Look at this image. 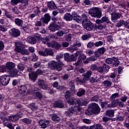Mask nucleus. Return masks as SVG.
<instances>
[{"instance_id":"nucleus-60","label":"nucleus","mask_w":129,"mask_h":129,"mask_svg":"<svg viewBox=\"0 0 129 129\" xmlns=\"http://www.w3.org/2000/svg\"><path fill=\"white\" fill-rule=\"evenodd\" d=\"M98 51L100 53V54H104V52L106 51V48L102 47L98 49Z\"/></svg>"},{"instance_id":"nucleus-22","label":"nucleus","mask_w":129,"mask_h":129,"mask_svg":"<svg viewBox=\"0 0 129 129\" xmlns=\"http://www.w3.org/2000/svg\"><path fill=\"white\" fill-rule=\"evenodd\" d=\"M77 104H78L79 106H86L88 103L87 101L84 100H78Z\"/></svg>"},{"instance_id":"nucleus-63","label":"nucleus","mask_w":129,"mask_h":129,"mask_svg":"<svg viewBox=\"0 0 129 129\" xmlns=\"http://www.w3.org/2000/svg\"><path fill=\"white\" fill-rule=\"evenodd\" d=\"M94 45L95 47H99V46H102L103 45V42L101 41L95 42Z\"/></svg>"},{"instance_id":"nucleus-59","label":"nucleus","mask_w":129,"mask_h":129,"mask_svg":"<svg viewBox=\"0 0 129 129\" xmlns=\"http://www.w3.org/2000/svg\"><path fill=\"white\" fill-rule=\"evenodd\" d=\"M70 85L71 86V90L72 91H74L75 90V85H74V82L73 81H70Z\"/></svg>"},{"instance_id":"nucleus-50","label":"nucleus","mask_w":129,"mask_h":129,"mask_svg":"<svg viewBox=\"0 0 129 129\" xmlns=\"http://www.w3.org/2000/svg\"><path fill=\"white\" fill-rule=\"evenodd\" d=\"M73 35L71 34L67 35L65 37V40L67 42H71V40H72Z\"/></svg>"},{"instance_id":"nucleus-44","label":"nucleus","mask_w":129,"mask_h":129,"mask_svg":"<svg viewBox=\"0 0 129 129\" xmlns=\"http://www.w3.org/2000/svg\"><path fill=\"white\" fill-rule=\"evenodd\" d=\"M17 68L20 71H23L25 69V65L22 63H20L17 66Z\"/></svg>"},{"instance_id":"nucleus-46","label":"nucleus","mask_w":129,"mask_h":129,"mask_svg":"<svg viewBox=\"0 0 129 129\" xmlns=\"http://www.w3.org/2000/svg\"><path fill=\"white\" fill-rule=\"evenodd\" d=\"M102 66L105 72H108L109 69H110V67L106 65L105 63H104Z\"/></svg>"},{"instance_id":"nucleus-53","label":"nucleus","mask_w":129,"mask_h":129,"mask_svg":"<svg viewBox=\"0 0 129 129\" xmlns=\"http://www.w3.org/2000/svg\"><path fill=\"white\" fill-rule=\"evenodd\" d=\"M39 54L40 55V56H43L44 57H47V52L46 51V48L45 49L44 51H39Z\"/></svg>"},{"instance_id":"nucleus-6","label":"nucleus","mask_w":129,"mask_h":129,"mask_svg":"<svg viewBox=\"0 0 129 129\" xmlns=\"http://www.w3.org/2000/svg\"><path fill=\"white\" fill-rule=\"evenodd\" d=\"M83 28L86 29L87 31H93L95 30V28L96 27L95 24L91 22V21H88L87 22H86L82 24Z\"/></svg>"},{"instance_id":"nucleus-4","label":"nucleus","mask_w":129,"mask_h":129,"mask_svg":"<svg viewBox=\"0 0 129 129\" xmlns=\"http://www.w3.org/2000/svg\"><path fill=\"white\" fill-rule=\"evenodd\" d=\"M81 107L80 106L74 107L70 108L67 111L65 112V114L67 116H72L73 114H77L78 112L81 111Z\"/></svg>"},{"instance_id":"nucleus-40","label":"nucleus","mask_w":129,"mask_h":129,"mask_svg":"<svg viewBox=\"0 0 129 129\" xmlns=\"http://www.w3.org/2000/svg\"><path fill=\"white\" fill-rule=\"evenodd\" d=\"M41 20L42 18H41L39 21L35 22V26L36 27H41V26H43V20Z\"/></svg>"},{"instance_id":"nucleus-61","label":"nucleus","mask_w":129,"mask_h":129,"mask_svg":"<svg viewBox=\"0 0 129 129\" xmlns=\"http://www.w3.org/2000/svg\"><path fill=\"white\" fill-rule=\"evenodd\" d=\"M7 71V69L5 66H0V72L1 73H4Z\"/></svg>"},{"instance_id":"nucleus-27","label":"nucleus","mask_w":129,"mask_h":129,"mask_svg":"<svg viewBox=\"0 0 129 129\" xmlns=\"http://www.w3.org/2000/svg\"><path fill=\"white\" fill-rule=\"evenodd\" d=\"M53 106L55 108L57 107H58V108H62V107H64V104L61 102H55L53 103Z\"/></svg>"},{"instance_id":"nucleus-18","label":"nucleus","mask_w":129,"mask_h":129,"mask_svg":"<svg viewBox=\"0 0 129 129\" xmlns=\"http://www.w3.org/2000/svg\"><path fill=\"white\" fill-rule=\"evenodd\" d=\"M67 101L70 105H76L78 102V100L73 97L69 99Z\"/></svg>"},{"instance_id":"nucleus-20","label":"nucleus","mask_w":129,"mask_h":129,"mask_svg":"<svg viewBox=\"0 0 129 129\" xmlns=\"http://www.w3.org/2000/svg\"><path fill=\"white\" fill-rule=\"evenodd\" d=\"M92 74V72L91 71H87L85 74H83V80L84 81H87L89 80V78H90V77L91 76V75Z\"/></svg>"},{"instance_id":"nucleus-13","label":"nucleus","mask_w":129,"mask_h":129,"mask_svg":"<svg viewBox=\"0 0 129 129\" xmlns=\"http://www.w3.org/2000/svg\"><path fill=\"white\" fill-rule=\"evenodd\" d=\"M19 70L16 68L12 69V70L8 71V73L11 77H18Z\"/></svg>"},{"instance_id":"nucleus-28","label":"nucleus","mask_w":129,"mask_h":129,"mask_svg":"<svg viewBox=\"0 0 129 129\" xmlns=\"http://www.w3.org/2000/svg\"><path fill=\"white\" fill-rule=\"evenodd\" d=\"M15 23L16 25L19 26V27H22V26L23 25V22L22 20L20 19L19 18H16L15 20Z\"/></svg>"},{"instance_id":"nucleus-56","label":"nucleus","mask_w":129,"mask_h":129,"mask_svg":"<svg viewBox=\"0 0 129 129\" xmlns=\"http://www.w3.org/2000/svg\"><path fill=\"white\" fill-rule=\"evenodd\" d=\"M96 27H95V30H102L104 27L101 24H95Z\"/></svg>"},{"instance_id":"nucleus-52","label":"nucleus","mask_w":129,"mask_h":129,"mask_svg":"<svg viewBox=\"0 0 129 129\" xmlns=\"http://www.w3.org/2000/svg\"><path fill=\"white\" fill-rule=\"evenodd\" d=\"M113 62V57L112 58H107L105 59V62L107 64H112Z\"/></svg>"},{"instance_id":"nucleus-47","label":"nucleus","mask_w":129,"mask_h":129,"mask_svg":"<svg viewBox=\"0 0 129 129\" xmlns=\"http://www.w3.org/2000/svg\"><path fill=\"white\" fill-rule=\"evenodd\" d=\"M64 57V55L63 54H59V55H57L56 56V60H57V63H60V62H62L61 61V59H62V58H63Z\"/></svg>"},{"instance_id":"nucleus-15","label":"nucleus","mask_w":129,"mask_h":129,"mask_svg":"<svg viewBox=\"0 0 129 129\" xmlns=\"http://www.w3.org/2000/svg\"><path fill=\"white\" fill-rule=\"evenodd\" d=\"M28 74L30 79H31L32 81H33V82H35L37 78H38V75L35 72H30Z\"/></svg>"},{"instance_id":"nucleus-34","label":"nucleus","mask_w":129,"mask_h":129,"mask_svg":"<svg viewBox=\"0 0 129 129\" xmlns=\"http://www.w3.org/2000/svg\"><path fill=\"white\" fill-rule=\"evenodd\" d=\"M28 106L29 108L31 109V110H36V109L38 108V106L36 105V104L33 103L30 104Z\"/></svg>"},{"instance_id":"nucleus-48","label":"nucleus","mask_w":129,"mask_h":129,"mask_svg":"<svg viewBox=\"0 0 129 129\" xmlns=\"http://www.w3.org/2000/svg\"><path fill=\"white\" fill-rule=\"evenodd\" d=\"M64 57V55L63 54H59V55H57L56 56V60H57V63H60V62H62L61 61V59H62V58H63Z\"/></svg>"},{"instance_id":"nucleus-21","label":"nucleus","mask_w":129,"mask_h":129,"mask_svg":"<svg viewBox=\"0 0 129 129\" xmlns=\"http://www.w3.org/2000/svg\"><path fill=\"white\" fill-rule=\"evenodd\" d=\"M47 7L49 9H50V10H55L57 8L56 5H55V2L53 1L48 2Z\"/></svg>"},{"instance_id":"nucleus-58","label":"nucleus","mask_w":129,"mask_h":129,"mask_svg":"<svg viewBox=\"0 0 129 129\" xmlns=\"http://www.w3.org/2000/svg\"><path fill=\"white\" fill-rule=\"evenodd\" d=\"M32 60L33 61V62H36L39 59V57H38V56L36 55V54L33 53L32 54Z\"/></svg>"},{"instance_id":"nucleus-24","label":"nucleus","mask_w":129,"mask_h":129,"mask_svg":"<svg viewBox=\"0 0 129 129\" xmlns=\"http://www.w3.org/2000/svg\"><path fill=\"white\" fill-rule=\"evenodd\" d=\"M51 119L53 121H55V122H59L60 120L59 117L55 114H53L51 115Z\"/></svg>"},{"instance_id":"nucleus-8","label":"nucleus","mask_w":129,"mask_h":129,"mask_svg":"<svg viewBox=\"0 0 129 129\" xmlns=\"http://www.w3.org/2000/svg\"><path fill=\"white\" fill-rule=\"evenodd\" d=\"M9 34L12 37L17 38L21 35V31L17 28H13L9 31Z\"/></svg>"},{"instance_id":"nucleus-9","label":"nucleus","mask_w":129,"mask_h":129,"mask_svg":"<svg viewBox=\"0 0 129 129\" xmlns=\"http://www.w3.org/2000/svg\"><path fill=\"white\" fill-rule=\"evenodd\" d=\"M26 90H27L28 92H30V90H31V85L26 84L24 86H21L19 89V93L25 95V92H26Z\"/></svg>"},{"instance_id":"nucleus-39","label":"nucleus","mask_w":129,"mask_h":129,"mask_svg":"<svg viewBox=\"0 0 129 129\" xmlns=\"http://www.w3.org/2000/svg\"><path fill=\"white\" fill-rule=\"evenodd\" d=\"M122 25L124 26L126 25L124 20H120L118 23H117L116 26L117 27V28H119L120 27H121Z\"/></svg>"},{"instance_id":"nucleus-36","label":"nucleus","mask_w":129,"mask_h":129,"mask_svg":"<svg viewBox=\"0 0 129 129\" xmlns=\"http://www.w3.org/2000/svg\"><path fill=\"white\" fill-rule=\"evenodd\" d=\"M50 121L48 120H46L44 122H43L42 123H40V124L42 128H46L47 127V126L48 124H49Z\"/></svg>"},{"instance_id":"nucleus-23","label":"nucleus","mask_w":129,"mask_h":129,"mask_svg":"<svg viewBox=\"0 0 129 129\" xmlns=\"http://www.w3.org/2000/svg\"><path fill=\"white\" fill-rule=\"evenodd\" d=\"M63 19L66 20L67 22H70V21H72V16L70 13H66L64 14Z\"/></svg>"},{"instance_id":"nucleus-38","label":"nucleus","mask_w":129,"mask_h":129,"mask_svg":"<svg viewBox=\"0 0 129 129\" xmlns=\"http://www.w3.org/2000/svg\"><path fill=\"white\" fill-rule=\"evenodd\" d=\"M91 37V35L87 33L85 35H83L82 36V39L85 41V40H88V39L90 38Z\"/></svg>"},{"instance_id":"nucleus-10","label":"nucleus","mask_w":129,"mask_h":129,"mask_svg":"<svg viewBox=\"0 0 129 129\" xmlns=\"http://www.w3.org/2000/svg\"><path fill=\"white\" fill-rule=\"evenodd\" d=\"M37 85H38L39 88L43 89L44 90H47V89L49 88L48 85H47L46 83H45V81L41 79L38 80Z\"/></svg>"},{"instance_id":"nucleus-1","label":"nucleus","mask_w":129,"mask_h":129,"mask_svg":"<svg viewBox=\"0 0 129 129\" xmlns=\"http://www.w3.org/2000/svg\"><path fill=\"white\" fill-rule=\"evenodd\" d=\"M48 66L51 70H56L57 71H61L62 67L64 66L62 62H57L54 60L48 62Z\"/></svg>"},{"instance_id":"nucleus-55","label":"nucleus","mask_w":129,"mask_h":129,"mask_svg":"<svg viewBox=\"0 0 129 129\" xmlns=\"http://www.w3.org/2000/svg\"><path fill=\"white\" fill-rule=\"evenodd\" d=\"M100 104H101V106L102 108H107V101L101 102Z\"/></svg>"},{"instance_id":"nucleus-37","label":"nucleus","mask_w":129,"mask_h":129,"mask_svg":"<svg viewBox=\"0 0 129 129\" xmlns=\"http://www.w3.org/2000/svg\"><path fill=\"white\" fill-rule=\"evenodd\" d=\"M102 84L106 87H110V86H111V83L108 80H106L103 82Z\"/></svg>"},{"instance_id":"nucleus-42","label":"nucleus","mask_w":129,"mask_h":129,"mask_svg":"<svg viewBox=\"0 0 129 129\" xmlns=\"http://www.w3.org/2000/svg\"><path fill=\"white\" fill-rule=\"evenodd\" d=\"M46 51L47 56H53V55H54V52H53L52 50L48 48H46Z\"/></svg>"},{"instance_id":"nucleus-16","label":"nucleus","mask_w":129,"mask_h":129,"mask_svg":"<svg viewBox=\"0 0 129 129\" xmlns=\"http://www.w3.org/2000/svg\"><path fill=\"white\" fill-rule=\"evenodd\" d=\"M5 67L8 71H10V70H12V69H14L16 67V64L12 62H8L6 63Z\"/></svg>"},{"instance_id":"nucleus-45","label":"nucleus","mask_w":129,"mask_h":129,"mask_svg":"<svg viewBox=\"0 0 129 129\" xmlns=\"http://www.w3.org/2000/svg\"><path fill=\"white\" fill-rule=\"evenodd\" d=\"M33 37L36 39V42H37V43L40 42V41L41 40H43V39L41 38V35L39 34H35Z\"/></svg>"},{"instance_id":"nucleus-30","label":"nucleus","mask_w":129,"mask_h":129,"mask_svg":"<svg viewBox=\"0 0 129 129\" xmlns=\"http://www.w3.org/2000/svg\"><path fill=\"white\" fill-rule=\"evenodd\" d=\"M82 19H83L82 25L85 23H87L88 22V21H90L89 19H88V17H87L86 14H83L82 15Z\"/></svg>"},{"instance_id":"nucleus-17","label":"nucleus","mask_w":129,"mask_h":129,"mask_svg":"<svg viewBox=\"0 0 129 129\" xmlns=\"http://www.w3.org/2000/svg\"><path fill=\"white\" fill-rule=\"evenodd\" d=\"M50 20H51V16L48 14H45L44 18H41V21L44 24H48L50 22Z\"/></svg>"},{"instance_id":"nucleus-33","label":"nucleus","mask_w":129,"mask_h":129,"mask_svg":"<svg viewBox=\"0 0 129 129\" xmlns=\"http://www.w3.org/2000/svg\"><path fill=\"white\" fill-rule=\"evenodd\" d=\"M67 34V32L65 30H59L57 33L56 35L58 37H63V35Z\"/></svg>"},{"instance_id":"nucleus-62","label":"nucleus","mask_w":129,"mask_h":129,"mask_svg":"<svg viewBox=\"0 0 129 129\" xmlns=\"http://www.w3.org/2000/svg\"><path fill=\"white\" fill-rule=\"evenodd\" d=\"M77 50H78V48L77 47H76L75 46H71L69 48V51L71 52V53H73L74 51H76Z\"/></svg>"},{"instance_id":"nucleus-57","label":"nucleus","mask_w":129,"mask_h":129,"mask_svg":"<svg viewBox=\"0 0 129 129\" xmlns=\"http://www.w3.org/2000/svg\"><path fill=\"white\" fill-rule=\"evenodd\" d=\"M21 2H22V0H12L11 1V4L12 5H18L19 3H21Z\"/></svg>"},{"instance_id":"nucleus-41","label":"nucleus","mask_w":129,"mask_h":129,"mask_svg":"<svg viewBox=\"0 0 129 129\" xmlns=\"http://www.w3.org/2000/svg\"><path fill=\"white\" fill-rule=\"evenodd\" d=\"M28 42L30 44H34L35 43H37V41L36 40V38L34 36L32 37L29 38V39H28Z\"/></svg>"},{"instance_id":"nucleus-54","label":"nucleus","mask_w":129,"mask_h":129,"mask_svg":"<svg viewBox=\"0 0 129 129\" xmlns=\"http://www.w3.org/2000/svg\"><path fill=\"white\" fill-rule=\"evenodd\" d=\"M74 46L79 48L80 47H81V43L79 41L76 40L74 42Z\"/></svg>"},{"instance_id":"nucleus-19","label":"nucleus","mask_w":129,"mask_h":129,"mask_svg":"<svg viewBox=\"0 0 129 129\" xmlns=\"http://www.w3.org/2000/svg\"><path fill=\"white\" fill-rule=\"evenodd\" d=\"M85 92H86V91H85V89L81 88L78 90V92L77 93V95L78 96V97H81V96H83V95H85Z\"/></svg>"},{"instance_id":"nucleus-35","label":"nucleus","mask_w":129,"mask_h":129,"mask_svg":"<svg viewBox=\"0 0 129 129\" xmlns=\"http://www.w3.org/2000/svg\"><path fill=\"white\" fill-rule=\"evenodd\" d=\"M22 122L26 124H31L32 123V120L27 118H24L22 119Z\"/></svg>"},{"instance_id":"nucleus-49","label":"nucleus","mask_w":129,"mask_h":129,"mask_svg":"<svg viewBox=\"0 0 129 129\" xmlns=\"http://www.w3.org/2000/svg\"><path fill=\"white\" fill-rule=\"evenodd\" d=\"M64 57V55L63 54H59V55H57L56 56V60H57V63H60V62H62L61 61V59H62V58H63Z\"/></svg>"},{"instance_id":"nucleus-31","label":"nucleus","mask_w":129,"mask_h":129,"mask_svg":"<svg viewBox=\"0 0 129 129\" xmlns=\"http://www.w3.org/2000/svg\"><path fill=\"white\" fill-rule=\"evenodd\" d=\"M9 119L11 121H17V120H19V117H18L17 115H11L9 116Z\"/></svg>"},{"instance_id":"nucleus-25","label":"nucleus","mask_w":129,"mask_h":129,"mask_svg":"<svg viewBox=\"0 0 129 129\" xmlns=\"http://www.w3.org/2000/svg\"><path fill=\"white\" fill-rule=\"evenodd\" d=\"M29 0H22L21 3V7L23 9H27V7H28L29 3H28Z\"/></svg>"},{"instance_id":"nucleus-12","label":"nucleus","mask_w":129,"mask_h":129,"mask_svg":"<svg viewBox=\"0 0 129 129\" xmlns=\"http://www.w3.org/2000/svg\"><path fill=\"white\" fill-rule=\"evenodd\" d=\"M48 47H51V48H54V49L59 50L60 48H61V45L57 42L52 41V42H49V43L48 44Z\"/></svg>"},{"instance_id":"nucleus-7","label":"nucleus","mask_w":129,"mask_h":129,"mask_svg":"<svg viewBox=\"0 0 129 129\" xmlns=\"http://www.w3.org/2000/svg\"><path fill=\"white\" fill-rule=\"evenodd\" d=\"M11 80V77L9 75H3L0 77V82L3 86L8 85Z\"/></svg>"},{"instance_id":"nucleus-51","label":"nucleus","mask_w":129,"mask_h":129,"mask_svg":"<svg viewBox=\"0 0 129 129\" xmlns=\"http://www.w3.org/2000/svg\"><path fill=\"white\" fill-rule=\"evenodd\" d=\"M101 20L103 23H107V24H109V19H108V17L106 16L103 17Z\"/></svg>"},{"instance_id":"nucleus-43","label":"nucleus","mask_w":129,"mask_h":129,"mask_svg":"<svg viewBox=\"0 0 129 129\" xmlns=\"http://www.w3.org/2000/svg\"><path fill=\"white\" fill-rule=\"evenodd\" d=\"M4 125L5 126H7V127H9L10 129H14L15 127H14V126L12 125V123H9V122H4Z\"/></svg>"},{"instance_id":"nucleus-29","label":"nucleus","mask_w":129,"mask_h":129,"mask_svg":"<svg viewBox=\"0 0 129 129\" xmlns=\"http://www.w3.org/2000/svg\"><path fill=\"white\" fill-rule=\"evenodd\" d=\"M113 65L115 67H116L119 65V60H118V58L115 57H113Z\"/></svg>"},{"instance_id":"nucleus-2","label":"nucleus","mask_w":129,"mask_h":129,"mask_svg":"<svg viewBox=\"0 0 129 129\" xmlns=\"http://www.w3.org/2000/svg\"><path fill=\"white\" fill-rule=\"evenodd\" d=\"M25 45L22 42H18L15 47V51L17 53H20L22 55H29L30 52L26 48H24Z\"/></svg>"},{"instance_id":"nucleus-11","label":"nucleus","mask_w":129,"mask_h":129,"mask_svg":"<svg viewBox=\"0 0 129 129\" xmlns=\"http://www.w3.org/2000/svg\"><path fill=\"white\" fill-rule=\"evenodd\" d=\"M121 14L119 13H113L111 14V20L113 23H116L118 19L121 18Z\"/></svg>"},{"instance_id":"nucleus-26","label":"nucleus","mask_w":129,"mask_h":129,"mask_svg":"<svg viewBox=\"0 0 129 129\" xmlns=\"http://www.w3.org/2000/svg\"><path fill=\"white\" fill-rule=\"evenodd\" d=\"M106 115H107V116H109V117H113V116H114V110H107L106 112Z\"/></svg>"},{"instance_id":"nucleus-64","label":"nucleus","mask_w":129,"mask_h":129,"mask_svg":"<svg viewBox=\"0 0 129 129\" xmlns=\"http://www.w3.org/2000/svg\"><path fill=\"white\" fill-rule=\"evenodd\" d=\"M40 66H41V62L37 61L34 64L33 67L38 68V67H40Z\"/></svg>"},{"instance_id":"nucleus-32","label":"nucleus","mask_w":129,"mask_h":129,"mask_svg":"<svg viewBox=\"0 0 129 129\" xmlns=\"http://www.w3.org/2000/svg\"><path fill=\"white\" fill-rule=\"evenodd\" d=\"M64 97L67 101H68L70 98H71V92L70 91H67L66 92Z\"/></svg>"},{"instance_id":"nucleus-3","label":"nucleus","mask_w":129,"mask_h":129,"mask_svg":"<svg viewBox=\"0 0 129 129\" xmlns=\"http://www.w3.org/2000/svg\"><path fill=\"white\" fill-rule=\"evenodd\" d=\"M88 13L91 15V17H93L94 18H98V19L101 18L102 13L99 8L93 7L90 9Z\"/></svg>"},{"instance_id":"nucleus-14","label":"nucleus","mask_w":129,"mask_h":129,"mask_svg":"<svg viewBox=\"0 0 129 129\" xmlns=\"http://www.w3.org/2000/svg\"><path fill=\"white\" fill-rule=\"evenodd\" d=\"M48 28L51 32H55V31H58L60 29V26L55 23H52L50 24Z\"/></svg>"},{"instance_id":"nucleus-5","label":"nucleus","mask_w":129,"mask_h":129,"mask_svg":"<svg viewBox=\"0 0 129 129\" xmlns=\"http://www.w3.org/2000/svg\"><path fill=\"white\" fill-rule=\"evenodd\" d=\"M89 110H91V112L95 114L100 113V107L98 104L95 103H92L89 105Z\"/></svg>"}]
</instances>
